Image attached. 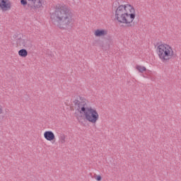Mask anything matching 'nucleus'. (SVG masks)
I'll list each match as a JSON object with an SVG mask.
<instances>
[{
	"label": "nucleus",
	"mask_w": 181,
	"mask_h": 181,
	"mask_svg": "<svg viewBox=\"0 0 181 181\" xmlns=\"http://www.w3.org/2000/svg\"><path fill=\"white\" fill-rule=\"evenodd\" d=\"M157 53L163 63H169L170 59H175L177 55L174 52L172 47L161 44L157 47Z\"/></svg>",
	"instance_id": "obj_3"
},
{
	"label": "nucleus",
	"mask_w": 181,
	"mask_h": 181,
	"mask_svg": "<svg viewBox=\"0 0 181 181\" xmlns=\"http://www.w3.org/2000/svg\"><path fill=\"white\" fill-rule=\"evenodd\" d=\"M105 42H106L105 45H103V42H100V46H101L103 49H105L107 50V49H110V45L112 43V37L111 35H107L105 37Z\"/></svg>",
	"instance_id": "obj_8"
},
{
	"label": "nucleus",
	"mask_w": 181,
	"mask_h": 181,
	"mask_svg": "<svg viewBox=\"0 0 181 181\" xmlns=\"http://www.w3.org/2000/svg\"><path fill=\"white\" fill-rule=\"evenodd\" d=\"M0 8L3 11H8L11 8V1L9 0H1L0 1Z\"/></svg>",
	"instance_id": "obj_9"
},
{
	"label": "nucleus",
	"mask_w": 181,
	"mask_h": 181,
	"mask_svg": "<svg viewBox=\"0 0 181 181\" xmlns=\"http://www.w3.org/2000/svg\"><path fill=\"white\" fill-rule=\"evenodd\" d=\"M18 54L21 57H26V56H28V50L21 49L18 51Z\"/></svg>",
	"instance_id": "obj_12"
},
{
	"label": "nucleus",
	"mask_w": 181,
	"mask_h": 181,
	"mask_svg": "<svg viewBox=\"0 0 181 181\" xmlns=\"http://www.w3.org/2000/svg\"><path fill=\"white\" fill-rule=\"evenodd\" d=\"M107 34H108V31L104 29H97L94 33L96 37H101V36H105Z\"/></svg>",
	"instance_id": "obj_11"
},
{
	"label": "nucleus",
	"mask_w": 181,
	"mask_h": 181,
	"mask_svg": "<svg viewBox=\"0 0 181 181\" xmlns=\"http://www.w3.org/2000/svg\"><path fill=\"white\" fill-rule=\"evenodd\" d=\"M136 70H138L140 73H144V71H146V67L137 65L136 66Z\"/></svg>",
	"instance_id": "obj_13"
},
{
	"label": "nucleus",
	"mask_w": 181,
	"mask_h": 181,
	"mask_svg": "<svg viewBox=\"0 0 181 181\" xmlns=\"http://www.w3.org/2000/svg\"><path fill=\"white\" fill-rule=\"evenodd\" d=\"M74 103L76 111H78L75 112L74 115L79 122L83 119V117H85L86 120L92 124H95L98 121V112L91 107H88V105L86 103V98L78 96Z\"/></svg>",
	"instance_id": "obj_2"
},
{
	"label": "nucleus",
	"mask_w": 181,
	"mask_h": 181,
	"mask_svg": "<svg viewBox=\"0 0 181 181\" xmlns=\"http://www.w3.org/2000/svg\"><path fill=\"white\" fill-rule=\"evenodd\" d=\"M60 142H61V144H64V142H66V136H64V134L61 135Z\"/></svg>",
	"instance_id": "obj_16"
},
{
	"label": "nucleus",
	"mask_w": 181,
	"mask_h": 181,
	"mask_svg": "<svg viewBox=\"0 0 181 181\" xmlns=\"http://www.w3.org/2000/svg\"><path fill=\"white\" fill-rule=\"evenodd\" d=\"M123 10L129 16V22H134L135 19V8L131 4L123 5Z\"/></svg>",
	"instance_id": "obj_6"
},
{
	"label": "nucleus",
	"mask_w": 181,
	"mask_h": 181,
	"mask_svg": "<svg viewBox=\"0 0 181 181\" xmlns=\"http://www.w3.org/2000/svg\"><path fill=\"white\" fill-rule=\"evenodd\" d=\"M21 37H23V35L16 33V34H14L13 35L11 39H12V40H16L17 41L18 39H21Z\"/></svg>",
	"instance_id": "obj_14"
},
{
	"label": "nucleus",
	"mask_w": 181,
	"mask_h": 181,
	"mask_svg": "<svg viewBox=\"0 0 181 181\" xmlns=\"http://www.w3.org/2000/svg\"><path fill=\"white\" fill-rule=\"evenodd\" d=\"M2 112H4V110H2V105L0 104V115L2 114Z\"/></svg>",
	"instance_id": "obj_18"
},
{
	"label": "nucleus",
	"mask_w": 181,
	"mask_h": 181,
	"mask_svg": "<svg viewBox=\"0 0 181 181\" xmlns=\"http://www.w3.org/2000/svg\"><path fill=\"white\" fill-rule=\"evenodd\" d=\"M23 37H21L17 39V46H23L24 47H32V42H30V41L29 40L25 41V40L23 39Z\"/></svg>",
	"instance_id": "obj_7"
},
{
	"label": "nucleus",
	"mask_w": 181,
	"mask_h": 181,
	"mask_svg": "<svg viewBox=\"0 0 181 181\" xmlns=\"http://www.w3.org/2000/svg\"><path fill=\"white\" fill-rule=\"evenodd\" d=\"M95 179L98 181L103 180V177L101 175H95Z\"/></svg>",
	"instance_id": "obj_17"
},
{
	"label": "nucleus",
	"mask_w": 181,
	"mask_h": 181,
	"mask_svg": "<svg viewBox=\"0 0 181 181\" xmlns=\"http://www.w3.org/2000/svg\"><path fill=\"white\" fill-rule=\"evenodd\" d=\"M21 4L23 6L27 5L28 9L32 11V9L42 8L46 4V0H21Z\"/></svg>",
	"instance_id": "obj_5"
},
{
	"label": "nucleus",
	"mask_w": 181,
	"mask_h": 181,
	"mask_svg": "<svg viewBox=\"0 0 181 181\" xmlns=\"http://www.w3.org/2000/svg\"><path fill=\"white\" fill-rule=\"evenodd\" d=\"M44 138H45V139L47 141H54L55 139V136H54V133H53V132L52 131H46L44 133Z\"/></svg>",
	"instance_id": "obj_10"
},
{
	"label": "nucleus",
	"mask_w": 181,
	"mask_h": 181,
	"mask_svg": "<svg viewBox=\"0 0 181 181\" xmlns=\"http://www.w3.org/2000/svg\"><path fill=\"white\" fill-rule=\"evenodd\" d=\"M115 18L119 23H126L128 28L134 26L129 21L128 13H126L124 10V5H121L115 9Z\"/></svg>",
	"instance_id": "obj_4"
},
{
	"label": "nucleus",
	"mask_w": 181,
	"mask_h": 181,
	"mask_svg": "<svg viewBox=\"0 0 181 181\" xmlns=\"http://www.w3.org/2000/svg\"><path fill=\"white\" fill-rule=\"evenodd\" d=\"M119 6H121L119 1H115L112 4V9L117 10V8H119Z\"/></svg>",
	"instance_id": "obj_15"
},
{
	"label": "nucleus",
	"mask_w": 181,
	"mask_h": 181,
	"mask_svg": "<svg viewBox=\"0 0 181 181\" xmlns=\"http://www.w3.org/2000/svg\"><path fill=\"white\" fill-rule=\"evenodd\" d=\"M51 20L59 29H67L73 22V11L66 4H57L51 13Z\"/></svg>",
	"instance_id": "obj_1"
}]
</instances>
